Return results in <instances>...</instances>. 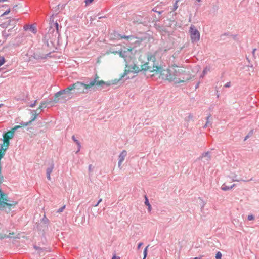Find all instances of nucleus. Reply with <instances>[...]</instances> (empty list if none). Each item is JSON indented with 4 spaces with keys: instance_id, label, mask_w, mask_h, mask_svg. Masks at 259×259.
<instances>
[{
    "instance_id": "1",
    "label": "nucleus",
    "mask_w": 259,
    "mask_h": 259,
    "mask_svg": "<svg viewBox=\"0 0 259 259\" xmlns=\"http://www.w3.org/2000/svg\"><path fill=\"white\" fill-rule=\"evenodd\" d=\"M99 77L96 75L95 77L90 80L89 83H83L77 81L66 88V95L67 92L73 90H75L77 93H87L89 92L102 90L106 87L109 85V83L102 80H99Z\"/></svg>"
},
{
    "instance_id": "2",
    "label": "nucleus",
    "mask_w": 259,
    "mask_h": 259,
    "mask_svg": "<svg viewBox=\"0 0 259 259\" xmlns=\"http://www.w3.org/2000/svg\"><path fill=\"white\" fill-rule=\"evenodd\" d=\"M167 50V49H163L160 48L154 54L148 53L147 56L148 62L141 65L140 67L137 65H134L132 68V72H139L143 70H148L150 72H154L152 75L160 73L162 71V68L155 64L156 56L160 54H162L164 53Z\"/></svg>"
},
{
    "instance_id": "3",
    "label": "nucleus",
    "mask_w": 259,
    "mask_h": 259,
    "mask_svg": "<svg viewBox=\"0 0 259 259\" xmlns=\"http://www.w3.org/2000/svg\"><path fill=\"white\" fill-rule=\"evenodd\" d=\"M183 70L178 67H172L167 70L166 79L173 81L175 83H179L185 81V77L183 76Z\"/></svg>"
},
{
    "instance_id": "4",
    "label": "nucleus",
    "mask_w": 259,
    "mask_h": 259,
    "mask_svg": "<svg viewBox=\"0 0 259 259\" xmlns=\"http://www.w3.org/2000/svg\"><path fill=\"white\" fill-rule=\"evenodd\" d=\"M19 127V126H15L11 130L5 133L3 136V143L1 145L8 148L10 145V140L14 137L15 131Z\"/></svg>"
},
{
    "instance_id": "5",
    "label": "nucleus",
    "mask_w": 259,
    "mask_h": 259,
    "mask_svg": "<svg viewBox=\"0 0 259 259\" xmlns=\"http://www.w3.org/2000/svg\"><path fill=\"white\" fill-rule=\"evenodd\" d=\"M190 33L192 42H197L199 41L200 37V33L193 25H192L190 27Z\"/></svg>"
},
{
    "instance_id": "6",
    "label": "nucleus",
    "mask_w": 259,
    "mask_h": 259,
    "mask_svg": "<svg viewBox=\"0 0 259 259\" xmlns=\"http://www.w3.org/2000/svg\"><path fill=\"white\" fill-rule=\"evenodd\" d=\"M131 50L129 49H125L124 50H120L119 51L118 54H119V56L123 58H124L125 60H126V58L128 56H130V55L132 54Z\"/></svg>"
},
{
    "instance_id": "7",
    "label": "nucleus",
    "mask_w": 259,
    "mask_h": 259,
    "mask_svg": "<svg viewBox=\"0 0 259 259\" xmlns=\"http://www.w3.org/2000/svg\"><path fill=\"white\" fill-rule=\"evenodd\" d=\"M127 155V152L126 150H123L119 155V161L118 163V167L121 169L122 168L121 165L122 162L125 159Z\"/></svg>"
},
{
    "instance_id": "8",
    "label": "nucleus",
    "mask_w": 259,
    "mask_h": 259,
    "mask_svg": "<svg viewBox=\"0 0 259 259\" xmlns=\"http://www.w3.org/2000/svg\"><path fill=\"white\" fill-rule=\"evenodd\" d=\"M4 231L1 229V225H0V239H3L6 238L10 237V235H14V233H9V235L7 234L8 232L7 231L6 233H4Z\"/></svg>"
},
{
    "instance_id": "9",
    "label": "nucleus",
    "mask_w": 259,
    "mask_h": 259,
    "mask_svg": "<svg viewBox=\"0 0 259 259\" xmlns=\"http://www.w3.org/2000/svg\"><path fill=\"white\" fill-rule=\"evenodd\" d=\"M64 92H65V90H63L62 91L58 92L55 94L54 99V101L55 102H57L60 100V99L61 98V96L62 95H63V94L64 93Z\"/></svg>"
},
{
    "instance_id": "10",
    "label": "nucleus",
    "mask_w": 259,
    "mask_h": 259,
    "mask_svg": "<svg viewBox=\"0 0 259 259\" xmlns=\"http://www.w3.org/2000/svg\"><path fill=\"white\" fill-rule=\"evenodd\" d=\"M203 158H206V161H209L211 158L210 152H204L202 154V156L199 158V159H202Z\"/></svg>"
},
{
    "instance_id": "11",
    "label": "nucleus",
    "mask_w": 259,
    "mask_h": 259,
    "mask_svg": "<svg viewBox=\"0 0 259 259\" xmlns=\"http://www.w3.org/2000/svg\"><path fill=\"white\" fill-rule=\"evenodd\" d=\"M8 149V148L6 147H3V146H1L0 149V159H1L5 154L6 151Z\"/></svg>"
},
{
    "instance_id": "12",
    "label": "nucleus",
    "mask_w": 259,
    "mask_h": 259,
    "mask_svg": "<svg viewBox=\"0 0 259 259\" xmlns=\"http://www.w3.org/2000/svg\"><path fill=\"white\" fill-rule=\"evenodd\" d=\"M210 117H211V115H210V114H209L206 117V122L203 126L204 128H206L207 127H209L212 125V122L210 120Z\"/></svg>"
},
{
    "instance_id": "13",
    "label": "nucleus",
    "mask_w": 259,
    "mask_h": 259,
    "mask_svg": "<svg viewBox=\"0 0 259 259\" xmlns=\"http://www.w3.org/2000/svg\"><path fill=\"white\" fill-rule=\"evenodd\" d=\"M235 186V184H233L232 185H231L230 186H228L226 185L225 184H224L222 185V186L221 187V189L223 191H228V190H231V189H232Z\"/></svg>"
},
{
    "instance_id": "14",
    "label": "nucleus",
    "mask_w": 259,
    "mask_h": 259,
    "mask_svg": "<svg viewBox=\"0 0 259 259\" xmlns=\"http://www.w3.org/2000/svg\"><path fill=\"white\" fill-rule=\"evenodd\" d=\"M72 140L74 141V142L77 145V146H78V149H77V151H76V153H78L80 150V148H81V145H80V142H79V141L78 140H77L76 139V138L74 136H72Z\"/></svg>"
},
{
    "instance_id": "15",
    "label": "nucleus",
    "mask_w": 259,
    "mask_h": 259,
    "mask_svg": "<svg viewBox=\"0 0 259 259\" xmlns=\"http://www.w3.org/2000/svg\"><path fill=\"white\" fill-rule=\"evenodd\" d=\"M237 177V175H236L235 174H232L231 176H230V178L233 182H240L241 181H245V180H242V179H238Z\"/></svg>"
},
{
    "instance_id": "16",
    "label": "nucleus",
    "mask_w": 259,
    "mask_h": 259,
    "mask_svg": "<svg viewBox=\"0 0 259 259\" xmlns=\"http://www.w3.org/2000/svg\"><path fill=\"white\" fill-rule=\"evenodd\" d=\"M53 169V166H51L50 167L48 168L47 169V177L48 180L51 179V173L52 172Z\"/></svg>"
},
{
    "instance_id": "17",
    "label": "nucleus",
    "mask_w": 259,
    "mask_h": 259,
    "mask_svg": "<svg viewBox=\"0 0 259 259\" xmlns=\"http://www.w3.org/2000/svg\"><path fill=\"white\" fill-rule=\"evenodd\" d=\"M210 71V69L207 67H205L204 70H203V72L200 75L201 78H203L204 76L209 72Z\"/></svg>"
},
{
    "instance_id": "18",
    "label": "nucleus",
    "mask_w": 259,
    "mask_h": 259,
    "mask_svg": "<svg viewBox=\"0 0 259 259\" xmlns=\"http://www.w3.org/2000/svg\"><path fill=\"white\" fill-rule=\"evenodd\" d=\"M46 106V103H42L39 105L38 108L36 110V113H40L43 108H45Z\"/></svg>"
},
{
    "instance_id": "19",
    "label": "nucleus",
    "mask_w": 259,
    "mask_h": 259,
    "mask_svg": "<svg viewBox=\"0 0 259 259\" xmlns=\"http://www.w3.org/2000/svg\"><path fill=\"white\" fill-rule=\"evenodd\" d=\"M158 8H159V7L156 6V7H155L154 8H153L152 10V11L157 13L159 14H162L163 11L162 10H160V11L158 10Z\"/></svg>"
},
{
    "instance_id": "20",
    "label": "nucleus",
    "mask_w": 259,
    "mask_h": 259,
    "mask_svg": "<svg viewBox=\"0 0 259 259\" xmlns=\"http://www.w3.org/2000/svg\"><path fill=\"white\" fill-rule=\"evenodd\" d=\"M120 37L121 38H124V39H134L135 37L132 35L126 36L125 35H120Z\"/></svg>"
},
{
    "instance_id": "21",
    "label": "nucleus",
    "mask_w": 259,
    "mask_h": 259,
    "mask_svg": "<svg viewBox=\"0 0 259 259\" xmlns=\"http://www.w3.org/2000/svg\"><path fill=\"white\" fill-rule=\"evenodd\" d=\"M199 199L201 201V203H200V205H201V211H202V209H203V208L204 207L205 204H206V202L203 200V199H202L201 198H199Z\"/></svg>"
},
{
    "instance_id": "22",
    "label": "nucleus",
    "mask_w": 259,
    "mask_h": 259,
    "mask_svg": "<svg viewBox=\"0 0 259 259\" xmlns=\"http://www.w3.org/2000/svg\"><path fill=\"white\" fill-rule=\"evenodd\" d=\"M181 0H176V2L174 5V7H173V9H172V11H175L177 10V9L178 8V3Z\"/></svg>"
},
{
    "instance_id": "23",
    "label": "nucleus",
    "mask_w": 259,
    "mask_h": 259,
    "mask_svg": "<svg viewBox=\"0 0 259 259\" xmlns=\"http://www.w3.org/2000/svg\"><path fill=\"white\" fill-rule=\"evenodd\" d=\"M60 25V27L61 28L62 27V25H61V23H60V22L59 21V23L58 22H56L55 23V26H56V30L58 32L59 31V26Z\"/></svg>"
},
{
    "instance_id": "24",
    "label": "nucleus",
    "mask_w": 259,
    "mask_h": 259,
    "mask_svg": "<svg viewBox=\"0 0 259 259\" xmlns=\"http://www.w3.org/2000/svg\"><path fill=\"white\" fill-rule=\"evenodd\" d=\"M5 63V59L4 57H0V66Z\"/></svg>"
},
{
    "instance_id": "25",
    "label": "nucleus",
    "mask_w": 259,
    "mask_h": 259,
    "mask_svg": "<svg viewBox=\"0 0 259 259\" xmlns=\"http://www.w3.org/2000/svg\"><path fill=\"white\" fill-rule=\"evenodd\" d=\"M222 256V253L220 251H218L216 254L215 258L216 259H221Z\"/></svg>"
},
{
    "instance_id": "26",
    "label": "nucleus",
    "mask_w": 259,
    "mask_h": 259,
    "mask_svg": "<svg viewBox=\"0 0 259 259\" xmlns=\"http://www.w3.org/2000/svg\"><path fill=\"white\" fill-rule=\"evenodd\" d=\"M119 51H120V50H118V51L117 50H115L113 48H111L110 49V52L112 53H114V54H117L119 53Z\"/></svg>"
},
{
    "instance_id": "27",
    "label": "nucleus",
    "mask_w": 259,
    "mask_h": 259,
    "mask_svg": "<svg viewBox=\"0 0 259 259\" xmlns=\"http://www.w3.org/2000/svg\"><path fill=\"white\" fill-rule=\"evenodd\" d=\"M193 115L192 114H189L185 119V120L187 121H189L193 119Z\"/></svg>"
},
{
    "instance_id": "28",
    "label": "nucleus",
    "mask_w": 259,
    "mask_h": 259,
    "mask_svg": "<svg viewBox=\"0 0 259 259\" xmlns=\"http://www.w3.org/2000/svg\"><path fill=\"white\" fill-rule=\"evenodd\" d=\"M254 219V217L252 214L248 215L247 217V220L249 221H252V220H253Z\"/></svg>"
},
{
    "instance_id": "29",
    "label": "nucleus",
    "mask_w": 259,
    "mask_h": 259,
    "mask_svg": "<svg viewBox=\"0 0 259 259\" xmlns=\"http://www.w3.org/2000/svg\"><path fill=\"white\" fill-rule=\"evenodd\" d=\"M145 204L146 206H148L150 205V203L149 202L148 199L146 196H145Z\"/></svg>"
},
{
    "instance_id": "30",
    "label": "nucleus",
    "mask_w": 259,
    "mask_h": 259,
    "mask_svg": "<svg viewBox=\"0 0 259 259\" xmlns=\"http://www.w3.org/2000/svg\"><path fill=\"white\" fill-rule=\"evenodd\" d=\"M147 248H148V246L146 247L145 249H144V258L143 259H145V258L146 257V256H147Z\"/></svg>"
},
{
    "instance_id": "31",
    "label": "nucleus",
    "mask_w": 259,
    "mask_h": 259,
    "mask_svg": "<svg viewBox=\"0 0 259 259\" xmlns=\"http://www.w3.org/2000/svg\"><path fill=\"white\" fill-rule=\"evenodd\" d=\"M10 12V9H9L7 11H6L2 15V16H5L7 14H8Z\"/></svg>"
},
{
    "instance_id": "32",
    "label": "nucleus",
    "mask_w": 259,
    "mask_h": 259,
    "mask_svg": "<svg viewBox=\"0 0 259 259\" xmlns=\"http://www.w3.org/2000/svg\"><path fill=\"white\" fill-rule=\"evenodd\" d=\"M230 86H231V82H227V83L224 85V87H225V88H229Z\"/></svg>"
},
{
    "instance_id": "33",
    "label": "nucleus",
    "mask_w": 259,
    "mask_h": 259,
    "mask_svg": "<svg viewBox=\"0 0 259 259\" xmlns=\"http://www.w3.org/2000/svg\"><path fill=\"white\" fill-rule=\"evenodd\" d=\"M102 201V198H100L98 201L97 202V203L96 204H95L94 206L95 207H97L98 206V205L99 204V203Z\"/></svg>"
},
{
    "instance_id": "34",
    "label": "nucleus",
    "mask_w": 259,
    "mask_h": 259,
    "mask_svg": "<svg viewBox=\"0 0 259 259\" xmlns=\"http://www.w3.org/2000/svg\"><path fill=\"white\" fill-rule=\"evenodd\" d=\"M94 0H85L84 2L85 3L88 4H89V3H91V2H92Z\"/></svg>"
},
{
    "instance_id": "35",
    "label": "nucleus",
    "mask_w": 259,
    "mask_h": 259,
    "mask_svg": "<svg viewBox=\"0 0 259 259\" xmlns=\"http://www.w3.org/2000/svg\"><path fill=\"white\" fill-rule=\"evenodd\" d=\"M89 170L90 171H92L93 170L92 165L91 164L89 166Z\"/></svg>"
},
{
    "instance_id": "36",
    "label": "nucleus",
    "mask_w": 259,
    "mask_h": 259,
    "mask_svg": "<svg viewBox=\"0 0 259 259\" xmlns=\"http://www.w3.org/2000/svg\"><path fill=\"white\" fill-rule=\"evenodd\" d=\"M142 244H143V243H142V242H140V243H139L138 244V246H137V248H138V249H140V247H141V246L142 245Z\"/></svg>"
},
{
    "instance_id": "37",
    "label": "nucleus",
    "mask_w": 259,
    "mask_h": 259,
    "mask_svg": "<svg viewBox=\"0 0 259 259\" xmlns=\"http://www.w3.org/2000/svg\"><path fill=\"white\" fill-rule=\"evenodd\" d=\"M36 102H37V101H35L34 103L33 104H31L30 106L31 107H33L36 105Z\"/></svg>"
},
{
    "instance_id": "38",
    "label": "nucleus",
    "mask_w": 259,
    "mask_h": 259,
    "mask_svg": "<svg viewBox=\"0 0 259 259\" xmlns=\"http://www.w3.org/2000/svg\"><path fill=\"white\" fill-rule=\"evenodd\" d=\"M64 208V206H63L60 209H59L58 212H62L63 210V209Z\"/></svg>"
},
{
    "instance_id": "39",
    "label": "nucleus",
    "mask_w": 259,
    "mask_h": 259,
    "mask_svg": "<svg viewBox=\"0 0 259 259\" xmlns=\"http://www.w3.org/2000/svg\"><path fill=\"white\" fill-rule=\"evenodd\" d=\"M256 49H253L252 50V55L253 56H254V55H255V52L256 51Z\"/></svg>"
},
{
    "instance_id": "40",
    "label": "nucleus",
    "mask_w": 259,
    "mask_h": 259,
    "mask_svg": "<svg viewBox=\"0 0 259 259\" xmlns=\"http://www.w3.org/2000/svg\"><path fill=\"white\" fill-rule=\"evenodd\" d=\"M35 248L36 250H38V252L39 253H40V252H39V250H41V249L40 248H39V247H35Z\"/></svg>"
},
{
    "instance_id": "41",
    "label": "nucleus",
    "mask_w": 259,
    "mask_h": 259,
    "mask_svg": "<svg viewBox=\"0 0 259 259\" xmlns=\"http://www.w3.org/2000/svg\"><path fill=\"white\" fill-rule=\"evenodd\" d=\"M253 134V130H251L249 133V134H248V135H249V137L252 135V134Z\"/></svg>"
},
{
    "instance_id": "42",
    "label": "nucleus",
    "mask_w": 259,
    "mask_h": 259,
    "mask_svg": "<svg viewBox=\"0 0 259 259\" xmlns=\"http://www.w3.org/2000/svg\"><path fill=\"white\" fill-rule=\"evenodd\" d=\"M249 137V135H247L245 137V138H244V141L246 140H247Z\"/></svg>"
},
{
    "instance_id": "43",
    "label": "nucleus",
    "mask_w": 259,
    "mask_h": 259,
    "mask_svg": "<svg viewBox=\"0 0 259 259\" xmlns=\"http://www.w3.org/2000/svg\"><path fill=\"white\" fill-rule=\"evenodd\" d=\"M148 207V210L149 211H151V205L150 204L148 206H147Z\"/></svg>"
},
{
    "instance_id": "44",
    "label": "nucleus",
    "mask_w": 259,
    "mask_h": 259,
    "mask_svg": "<svg viewBox=\"0 0 259 259\" xmlns=\"http://www.w3.org/2000/svg\"><path fill=\"white\" fill-rule=\"evenodd\" d=\"M199 83H198L196 85V86H195V88H196V89H197V88H198V87H199Z\"/></svg>"
},
{
    "instance_id": "45",
    "label": "nucleus",
    "mask_w": 259,
    "mask_h": 259,
    "mask_svg": "<svg viewBox=\"0 0 259 259\" xmlns=\"http://www.w3.org/2000/svg\"><path fill=\"white\" fill-rule=\"evenodd\" d=\"M201 257H194L193 259H201Z\"/></svg>"
},
{
    "instance_id": "46",
    "label": "nucleus",
    "mask_w": 259,
    "mask_h": 259,
    "mask_svg": "<svg viewBox=\"0 0 259 259\" xmlns=\"http://www.w3.org/2000/svg\"><path fill=\"white\" fill-rule=\"evenodd\" d=\"M112 259H119V257H115V256H114V257L112 258Z\"/></svg>"
},
{
    "instance_id": "47",
    "label": "nucleus",
    "mask_w": 259,
    "mask_h": 259,
    "mask_svg": "<svg viewBox=\"0 0 259 259\" xmlns=\"http://www.w3.org/2000/svg\"><path fill=\"white\" fill-rule=\"evenodd\" d=\"M6 0H0V2H4V1H6Z\"/></svg>"
},
{
    "instance_id": "48",
    "label": "nucleus",
    "mask_w": 259,
    "mask_h": 259,
    "mask_svg": "<svg viewBox=\"0 0 259 259\" xmlns=\"http://www.w3.org/2000/svg\"><path fill=\"white\" fill-rule=\"evenodd\" d=\"M125 75H126V71H125V73H124V75L122 76V77H124Z\"/></svg>"
},
{
    "instance_id": "49",
    "label": "nucleus",
    "mask_w": 259,
    "mask_h": 259,
    "mask_svg": "<svg viewBox=\"0 0 259 259\" xmlns=\"http://www.w3.org/2000/svg\"><path fill=\"white\" fill-rule=\"evenodd\" d=\"M198 2H200L201 1V0H197Z\"/></svg>"
},
{
    "instance_id": "50",
    "label": "nucleus",
    "mask_w": 259,
    "mask_h": 259,
    "mask_svg": "<svg viewBox=\"0 0 259 259\" xmlns=\"http://www.w3.org/2000/svg\"><path fill=\"white\" fill-rule=\"evenodd\" d=\"M2 106V104H0V107Z\"/></svg>"
}]
</instances>
